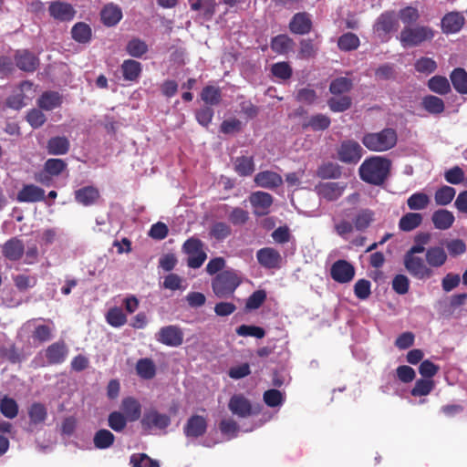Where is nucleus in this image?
<instances>
[{
    "instance_id": "10",
    "label": "nucleus",
    "mask_w": 467,
    "mask_h": 467,
    "mask_svg": "<svg viewBox=\"0 0 467 467\" xmlns=\"http://www.w3.org/2000/svg\"><path fill=\"white\" fill-rule=\"evenodd\" d=\"M426 248L418 243L414 244L404 254L403 264L408 273L413 276L416 270H425L424 259L418 254L426 253Z\"/></svg>"
},
{
    "instance_id": "35",
    "label": "nucleus",
    "mask_w": 467,
    "mask_h": 467,
    "mask_svg": "<svg viewBox=\"0 0 467 467\" xmlns=\"http://www.w3.org/2000/svg\"><path fill=\"white\" fill-rule=\"evenodd\" d=\"M29 431H33L34 428L45 422L47 418V411L45 405L40 402H34L28 408Z\"/></svg>"
},
{
    "instance_id": "44",
    "label": "nucleus",
    "mask_w": 467,
    "mask_h": 467,
    "mask_svg": "<svg viewBox=\"0 0 467 467\" xmlns=\"http://www.w3.org/2000/svg\"><path fill=\"white\" fill-rule=\"evenodd\" d=\"M137 374L144 379H151L155 377L156 367L150 358H140L136 364Z\"/></svg>"
},
{
    "instance_id": "33",
    "label": "nucleus",
    "mask_w": 467,
    "mask_h": 467,
    "mask_svg": "<svg viewBox=\"0 0 467 467\" xmlns=\"http://www.w3.org/2000/svg\"><path fill=\"white\" fill-rule=\"evenodd\" d=\"M455 221V217L451 211L446 209H439L431 215V222L434 227L438 230L450 229Z\"/></svg>"
},
{
    "instance_id": "15",
    "label": "nucleus",
    "mask_w": 467,
    "mask_h": 467,
    "mask_svg": "<svg viewBox=\"0 0 467 467\" xmlns=\"http://www.w3.org/2000/svg\"><path fill=\"white\" fill-rule=\"evenodd\" d=\"M249 202L254 208V215L261 217L269 213L273 196L268 192L258 191L251 193Z\"/></svg>"
},
{
    "instance_id": "51",
    "label": "nucleus",
    "mask_w": 467,
    "mask_h": 467,
    "mask_svg": "<svg viewBox=\"0 0 467 467\" xmlns=\"http://www.w3.org/2000/svg\"><path fill=\"white\" fill-rule=\"evenodd\" d=\"M455 194L456 191L453 187L443 185L435 192L434 200L437 205L445 206L451 202Z\"/></svg>"
},
{
    "instance_id": "12",
    "label": "nucleus",
    "mask_w": 467,
    "mask_h": 467,
    "mask_svg": "<svg viewBox=\"0 0 467 467\" xmlns=\"http://www.w3.org/2000/svg\"><path fill=\"white\" fill-rule=\"evenodd\" d=\"M355 273L356 270L353 265L344 259L336 261L330 268L331 278L339 284H347L352 281Z\"/></svg>"
},
{
    "instance_id": "41",
    "label": "nucleus",
    "mask_w": 467,
    "mask_h": 467,
    "mask_svg": "<svg viewBox=\"0 0 467 467\" xmlns=\"http://www.w3.org/2000/svg\"><path fill=\"white\" fill-rule=\"evenodd\" d=\"M353 88V81L347 77H339L333 79L329 84V92L335 96L345 95Z\"/></svg>"
},
{
    "instance_id": "54",
    "label": "nucleus",
    "mask_w": 467,
    "mask_h": 467,
    "mask_svg": "<svg viewBox=\"0 0 467 467\" xmlns=\"http://www.w3.org/2000/svg\"><path fill=\"white\" fill-rule=\"evenodd\" d=\"M231 234L232 228L224 222H215L210 227L209 235L216 241H223Z\"/></svg>"
},
{
    "instance_id": "34",
    "label": "nucleus",
    "mask_w": 467,
    "mask_h": 467,
    "mask_svg": "<svg viewBox=\"0 0 467 467\" xmlns=\"http://www.w3.org/2000/svg\"><path fill=\"white\" fill-rule=\"evenodd\" d=\"M70 141L65 136H55L47 142V151L50 155H65L69 151Z\"/></svg>"
},
{
    "instance_id": "60",
    "label": "nucleus",
    "mask_w": 467,
    "mask_h": 467,
    "mask_svg": "<svg viewBox=\"0 0 467 467\" xmlns=\"http://www.w3.org/2000/svg\"><path fill=\"white\" fill-rule=\"evenodd\" d=\"M107 322L114 327H119L126 324L127 317L119 307L110 308L106 315Z\"/></svg>"
},
{
    "instance_id": "32",
    "label": "nucleus",
    "mask_w": 467,
    "mask_h": 467,
    "mask_svg": "<svg viewBox=\"0 0 467 467\" xmlns=\"http://www.w3.org/2000/svg\"><path fill=\"white\" fill-rule=\"evenodd\" d=\"M121 18V9L112 3L106 5L100 12L101 22L107 26H116Z\"/></svg>"
},
{
    "instance_id": "5",
    "label": "nucleus",
    "mask_w": 467,
    "mask_h": 467,
    "mask_svg": "<svg viewBox=\"0 0 467 467\" xmlns=\"http://www.w3.org/2000/svg\"><path fill=\"white\" fill-rule=\"evenodd\" d=\"M361 141L368 150L383 152L396 146L398 134L394 129L385 128L379 132L366 133Z\"/></svg>"
},
{
    "instance_id": "26",
    "label": "nucleus",
    "mask_w": 467,
    "mask_h": 467,
    "mask_svg": "<svg viewBox=\"0 0 467 467\" xmlns=\"http://www.w3.org/2000/svg\"><path fill=\"white\" fill-rule=\"evenodd\" d=\"M120 70L124 80L137 82L142 72V65L137 60L129 58L122 62Z\"/></svg>"
},
{
    "instance_id": "20",
    "label": "nucleus",
    "mask_w": 467,
    "mask_h": 467,
    "mask_svg": "<svg viewBox=\"0 0 467 467\" xmlns=\"http://www.w3.org/2000/svg\"><path fill=\"white\" fill-rule=\"evenodd\" d=\"M289 30L295 35H306L311 32L313 22L311 16L306 12L295 14L288 25Z\"/></svg>"
},
{
    "instance_id": "40",
    "label": "nucleus",
    "mask_w": 467,
    "mask_h": 467,
    "mask_svg": "<svg viewBox=\"0 0 467 467\" xmlns=\"http://www.w3.org/2000/svg\"><path fill=\"white\" fill-rule=\"evenodd\" d=\"M450 78L454 89L458 93L467 94V72L464 68H454Z\"/></svg>"
},
{
    "instance_id": "27",
    "label": "nucleus",
    "mask_w": 467,
    "mask_h": 467,
    "mask_svg": "<svg viewBox=\"0 0 467 467\" xmlns=\"http://www.w3.org/2000/svg\"><path fill=\"white\" fill-rule=\"evenodd\" d=\"M464 16L460 13L451 12L446 14L441 19V28L445 34L459 32L464 25Z\"/></svg>"
},
{
    "instance_id": "36",
    "label": "nucleus",
    "mask_w": 467,
    "mask_h": 467,
    "mask_svg": "<svg viewBox=\"0 0 467 467\" xmlns=\"http://www.w3.org/2000/svg\"><path fill=\"white\" fill-rule=\"evenodd\" d=\"M191 9L193 11L202 10V16L205 20H211L216 11L215 0H189Z\"/></svg>"
},
{
    "instance_id": "3",
    "label": "nucleus",
    "mask_w": 467,
    "mask_h": 467,
    "mask_svg": "<svg viewBox=\"0 0 467 467\" xmlns=\"http://www.w3.org/2000/svg\"><path fill=\"white\" fill-rule=\"evenodd\" d=\"M243 283L241 274L234 269L220 272L212 279V289L218 298H231Z\"/></svg>"
},
{
    "instance_id": "56",
    "label": "nucleus",
    "mask_w": 467,
    "mask_h": 467,
    "mask_svg": "<svg viewBox=\"0 0 467 467\" xmlns=\"http://www.w3.org/2000/svg\"><path fill=\"white\" fill-rule=\"evenodd\" d=\"M52 328L47 325H37L32 331L31 337L33 341L38 344H43L52 338Z\"/></svg>"
},
{
    "instance_id": "49",
    "label": "nucleus",
    "mask_w": 467,
    "mask_h": 467,
    "mask_svg": "<svg viewBox=\"0 0 467 467\" xmlns=\"http://www.w3.org/2000/svg\"><path fill=\"white\" fill-rule=\"evenodd\" d=\"M428 88L440 95H446L451 91L449 80L443 76H434L428 80Z\"/></svg>"
},
{
    "instance_id": "61",
    "label": "nucleus",
    "mask_w": 467,
    "mask_h": 467,
    "mask_svg": "<svg viewBox=\"0 0 467 467\" xmlns=\"http://www.w3.org/2000/svg\"><path fill=\"white\" fill-rule=\"evenodd\" d=\"M128 420L119 411H112L108 418V425L116 432L122 431L127 426Z\"/></svg>"
},
{
    "instance_id": "53",
    "label": "nucleus",
    "mask_w": 467,
    "mask_h": 467,
    "mask_svg": "<svg viewBox=\"0 0 467 467\" xmlns=\"http://www.w3.org/2000/svg\"><path fill=\"white\" fill-rule=\"evenodd\" d=\"M430 202L429 195L421 192L411 194L407 200L408 207L413 211L426 209Z\"/></svg>"
},
{
    "instance_id": "18",
    "label": "nucleus",
    "mask_w": 467,
    "mask_h": 467,
    "mask_svg": "<svg viewBox=\"0 0 467 467\" xmlns=\"http://www.w3.org/2000/svg\"><path fill=\"white\" fill-rule=\"evenodd\" d=\"M207 427L206 418L200 415H192L187 420L183 427V433L187 438L197 439L205 434Z\"/></svg>"
},
{
    "instance_id": "29",
    "label": "nucleus",
    "mask_w": 467,
    "mask_h": 467,
    "mask_svg": "<svg viewBox=\"0 0 467 467\" xmlns=\"http://www.w3.org/2000/svg\"><path fill=\"white\" fill-rule=\"evenodd\" d=\"M100 194L94 186H85L75 191V200L83 206H91L97 202Z\"/></svg>"
},
{
    "instance_id": "31",
    "label": "nucleus",
    "mask_w": 467,
    "mask_h": 467,
    "mask_svg": "<svg viewBox=\"0 0 467 467\" xmlns=\"http://www.w3.org/2000/svg\"><path fill=\"white\" fill-rule=\"evenodd\" d=\"M254 182L257 186L273 189L280 186L283 180L282 177L275 171H264L255 175Z\"/></svg>"
},
{
    "instance_id": "22",
    "label": "nucleus",
    "mask_w": 467,
    "mask_h": 467,
    "mask_svg": "<svg viewBox=\"0 0 467 467\" xmlns=\"http://www.w3.org/2000/svg\"><path fill=\"white\" fill-rule=\"evenodd\" d=\"M46 358L50 365L63 363L68 354V348L65 341L59 340L49 345L46 349Z\"/></svg>"
},
{
    "instance_id": "52",
    "label": "nucleus",
    "mask_w": 467,
    "mask_h": 467,
    "mask_svg": "<svg viewBox=\"0 0 467 467\" xmlns=\"http://www.w3.org/2000/svg\"><path fill=\"white\" fill-rule=\"evenodd\" d=\"M422 107L431 114H440L444 111L445 105L441 99L428 95L422 99Z\"/></svg>"
},
{
    "instance_id": "46",
    "label": "nucleus",
    "mask_w": 467,
    "mask_h": 467,
    "mask_svg": "<svg viewBox=\"0 0 467 467\" xmlns=\"http://www.w3.org/2000/svg\"><path fill=\"white\" fill-rule=\"evenodd\" d=\"M294 42L287 35H278L271 40V49L277 54H286L292 47Z\"/></svg>"
},
{
    "instance_id": "48",
    "label": "nucleus",
    "mask_w": 467,
    "mask_h": 467,
    "mask_svg": "<svg viewBox=\"0 0 467 467\" xmlns=\"http://www.w3.org/2000/svg\"><path fill=\"white\" fill-rule=\"evenodd\" d=\"M148 50L146 42L138 37L130 39L126 46V52L132 57L140 58Z\"/></svg>"
},
{
    "instance_id": "59",
    "label": "nucleus",
    "mask_w": 467,
    "mask_h": 467,
    "mask_svg": "<svg viewBox=\"0 0 467 467\" xmlns=\"http://www.w3.org/2000/svg\"><path fill=\"white\" fill-rule=\"evenodd\" d=\"M67 167V162L62 159H48L44 163V168L53 177L59 176Z\"/></svg>"
},
{
    "instance_id": "55",
    "label": "nucleus",
    "mask_w": 467,
    "mask_h": 467,
    "mask_svg": "<svg viewBox=\"0 0 467 467\" xmlns=\"http://www.w3.org/2000/svg\"><path fill=\"white\" fill-rule=\"evenodd\" d=\"M0 411L7 419H14L18 414V404L13 399L4 396L0 400Z\"/></svg>"
},
{
    "instance_id": "17",
    "label": "nucleus",
    "mask_w": 467,
    "mask_h": 467,
    "mask_svg": "<svg viewBox=\"0 0 467 467\" xmlns=\"http://www.w3.org/2000/svg\"><path fill=\"white\" fill-rule=\"evenodd\" d=\"M14 59L16 66L24 72H34L39 67V58L27 49L16 50Z\"/></svg>"
},
{
    "instance_id": "25",
    "label": "nucleus",
    "mask_w": 467,
    "mask_h": 467,
    "mask_svg": "<svg viewBox=\"0 0 467 467\" xmlns=\"http://www.w3.org/2000/svg\"><path fill=\"white\" fill-rule=\"evenodd\" d=\"M331 119L328 116L317 113L303 119L301 123L302 130H311L313 131H324L329 128Z\"/></svg>"
},
{
    "instance_id": "6",
    "label": "nucleus",
    "mask_w": 467,
    "mask_h": 467,
    "mask_svg": "<svg viewBox=\"0 0 467 467\" xmlns=\"http://www.w3.org/2000/svg\"><path fill=\"white\" fill-rule=\"evenodd\" d=\"M433 37L434 32L431 27L416 26H405L400 34L399 40L403 47H412L431 41Z\"/></svg>"
},
{
    "instance_id": "39",
    "label": "nucleus",
    "mask_w": 467,
    "mask_h": 467,
    "mask_svg": "<svg viewBox=\"0 0 467 467\" xmlns=\"http://www.w3.org/2000/svg\"><path fill=\"white\" fill-rule=\"evenodd\" d=\"M234 169L239 176H250L254 171V162L253 157H237L234 161Z\"/></svg>"
},
{
    "instance_id": "1",
    "label": "nucleus",
    "mask_w": 467,
    "mask_h": 467,
    "mask_svg": "<svg viewBox=\"0 0 467 467\" xmlns=\"http://www.w3.org/2000/svg\"><path fill=\"white\" fill-rule=\"evenodd\" d=\"M390 161L381 156L370 157L359 166L360 179L369 184L381 185L387 179Z\"/></svg>"
},
{
    "instance_id": "8",
    "label": "nucleus",
    "mask_w": 467,
    "mask_h": 467,
    "mask_svg": "<svg viewBox=\"0 0 467 467\" xmlns=\"http://www.w3.org/2000/svg\"><path fill=\"white\" fill-rule=\"evenodd\" d=\"M337 159L347 164H356L362 158V147L353 140H343L337 150Z\"/></svg>"
},
{
    "instance_id": "2",
    "label": "nucleus",
    "mask_w": 467,
    "mask_h": 467,
    "mask_svg": "<svg viewBox=\"0 0 467 467\" xmlns=\"http://www.w3.org/2000/svg\"><path fill=\"white\" fill-rule=\"evenodd\" d=\"M375 220V213L372 210L360 209L352 217L351 222L346 218L334 219V231L337 235L346 238L354 230L358 232L366 231Z\"/></svg>"
},
{
    "instance_id": "58",
    "label": "nucleus",
    "mask_w": 467,
    "mask_h": 467,
    "mask_svg": "<svg viewBox=\"0 0 467 467\" xmlns=\"http://www.w3.org/2000/svg\"><path fill=\"white\" fill-rule=\"evenodd\" d=\"M130 463L132 467H160L159 462L151 459L146 453L132 454Z\"/></svg>"
},
{
    "instance_id": "28",
    "label": "nucleus",
    "mask_w": 467,
    "mask_h": 467,
    "mask_svg": "<svg viewBox=\"0 0 467 467\" xmlns=\"http://www.w3.org/2000/svg\"><path fill=\"white\" fill-rule=\"evenodd\" d=\"M62 103L63 97L57 91H45L36 101L38 108L46 111L59 108Z\"/></svg>"
},
{
    "instance_id": "62",
    "label": "nucleus",
    "mask_w": 467,
    "mask_h": 467,
    "mask_svg": "<svg viewBox=\"0 0 467 467\" xmlns=\"http://www.w3.org/2000/svg\"><path fill=\"white\" fill-rule=\"evenodd\" d=\"M265 300L266 292L263 289L256 290L246 299L245 309L249 311L258 309Z\"/></svg>"
},
{
    "instance_id": "13",
    "label": "nucleus",
    "mask_w": 467,
    "mask_h": 467,
    "mask_svg": "<svg viewBox=\"0 0 467 467\" xmlns=\"http://www.w3.org/2000/svg\"><path fill=\"white\" fill-rule=\"evenodd\" d=\"M183 332L181 327L175 325L162 327L156 335V339L169 347H179L183 342Z\"/></svg>"
},
{
    "instance_id": "42",
    "label": "nucleus",
    "mask_w": 467,
    "mask_h": 467,
    "mask_svg": "<svg viewBox=\"0 0 467 467\" xmlns=\"http://www.w3.org/2000/svg\"><path fill=\"white\" fill-rule=\"evenodd\" d=\"M422 215L418 213H408L399 222V228L403 232H410L419 227L422 223Z\"/></svg>"
},
{
    "instance_id": "9",
    "label": "nucleus",
    "mask_w": 467,
    "mask_h": 467,
    "mask_svg": "<svg viewBox=\"0 0 467 467\" xmlns=\"http://www.w3.org/2000/svg\"><path fill=\"white\" fill-rule=\"evenodd\" d=\"M140 424L146 431H150L153 428L164 430L171 424V418L169 415L160 413L156 409L150 408L144 411Z\"/></svg>"
},
{
    "instance_id": "14",
    "label": "nucleus",
    "mask_w": 467,
    "mask_h": 467,
    "mask_svg": "<svg viewBox=\"0 0 467 467\" xmlns=\"http://www.w3.org/2000/svg\"><path fill=\"white\" fill-rule=\"evenodd\" d=\"M346 186L347 184L344 182H319L316 185L315 191L320 198L334 202L342 196Z\"/></svg>"
},
{
    "instance_id": "24",
    "label": "nucleus",
    "mask_w": 467,
    "mask_h": 467,
    "mask_svg": "<svg viewBox=\"0 0 467 467\" xmlns=\"http://www.w3.org/2000/svg\"><path fill=\"white\" fill-rule=\"evenodd\" d=\"M25 253V245L22 240L13 237L7 240L2 246L3 255L10 261H18Z\"/></svg>"
},
{
    "instance_id": "37",
    "label": "nucleus",
    "mask_w": 467,
    "mask_h": 467,
    "mask_svg": "<svg viewBox=\"0 0 467 467\" xmlns=\"http://www.w3.org/2000/svg\"><path fill=\"white\" fill-rule=\"evenodd\" d=\"M71 37L79 44H87L92 38L91 27L84 22H78L71 28Z\"/></svg>"
},
{
    "instance_id": "21",
    "label": "nucleus",
    "mask_w": 467,
    "mask_h": 467,
    "mask_svg": "<svg viewBox=\"0 0 467 467\" xmlns=\"http://www.w3.org/2000/svg\"><path fill=\"white\" fill-rule=\"evenodd\" d=\"M45 200V190L33 183L24 184L16 194L18 202H38Z\"/></svg>"
},
{
    "instance_id": "57",
    "label": "nucleus",
    "mask_w": 467,
    "mask_h": 467,
    "mask_svg": "<svg viewBox=\"0 0 467 467\" xmlns=\"http://www.w3.org/2000/svg\"><path fill=\"white\" fill-rule=\"evenodd\" d=\"M434 388L432 379H420L415 382L410 393L413 397L426 396L431 392Z\"/></svg>"
},
{
    "instance_id": "19",
    "label": "nucleus",
    "mask_w": 467,
    "mask_h": 467,
    "mask_svg": "<svg viewBox=\"0 0 467 467\" xmlns=\"http://www.w3.org/2000/svg\"><path fill=\"white\" fill-rule=\"evenodd\" d=\"M256 259L260 265L267 269L279 268L282 262L280 253L273 247H264L256 252Z\"/></svg>"
},
{
    "instance_id": "11",
    "label": "nucleus",
    "mask_w": 467,
    "mask_h": 467,
    "mask_svg": "<svg viewBox=\"0 0 467 467\" xmlns=\"http://www.w3.org/2000/svg\"><path fill=\"white\" fill-rule=\"evenodd\" d=\"M49 16L58 22H70L74 19L77 11L74 6L62 0H54L48 3Z\"/></svg>"
},
{
    "instance_id": "64",
    "label": "nucleus",
    "mask_w": 467,
    "mask_h": 467,
    "mask_svg": "<svg viewBox=\"0 0 467 467\" xmlns=\"http://www.w3.org/2000/svg\"><path fill=\"white\" fill-rule=\"evenodd\" d=\"M354 294L357 298L366 300L371 294V283L368 279H358L354 285Z\"/></svg>"
},
{
    "instance_id": "30",
    "label": "nucleus",
    "mask_w": 467,
    "mask_h": 467,
    "mask_svg": "<svg viewBox=\"0 0 467 467\" xmlns=\"http://www.w3.org/2000/svg\"><path fill=\"white\" fill-rule=\"evenodd\" d=\"M120 409L122 410L121 413L129 421H136L141 415V406L140 402L132 397L123 399Z\"/></svg>"
},
{
    "instance_id": "50",
    "label": "nucleus",
    "mask_w": 467,
    "mask_h": 467,
    "mask_svg": "<svg viewBox=\"0 0 467 467\" xmlns=\"http://www.w3.org/2000/svg\"><path fill=\"white\" fill-rule=\"evenodd\" d=\"M360 41L358 36L351 32L340 36L337 39V47L342 51H352L358 49Z\"/></svg>"
},
{
    "instance_id": "63",
    "label": "nucleus",
    "mask_w": 467,
    "mask_h": 467,
    "mask_svg": "<svg viewBox=\"0 0 467 467\" xmlns=\"http://www.w3.org/2000/svg\"><path fill=\"white\" fill-rule=\"evenodd\" d=\"M271 73L282 80L289 79L293 75V69L287 62H277L272 65Z\"/></svg>"
},
{
    "instance_id": "47",
    "label": "nucleus",
    "mask_w": 467,
    "mask_h": 467,
    "mask_svg": "<svg viewBox=\"0 0 467 467\" xmlns=\"http://www.w3.org/2000/svg\"><path fill=\"white\" fill-rule=\"evenodd\" d=\"M327 106L332 112H344L352 106V99L348 95L331 97L327 99Z\"/></svg>"
},
{
    "instance_id": "43",
    "label": "nucleus",
    "mask_w": 467,
    "mask_h": 467,
    "mask_svg": "<svg viewBox=\"0 0 467 467\" xmlns=\"http://www.w3.org/2000/svg\"><path fill=\"white\" fill-rule=\"evenodd\" d=\"M114 441V434L107 429L99 430L93 438L94 446L99 450H105L111 447Z\"/></svg>"
},
{
    "instance_id": "7",
    "label": "nucleus",
    "mask_w": 467,
    "mask_h": 467,
    "mask_svg": "<svg viewBox=\"0 0 467 467\" xmlns=\"http://www.w3.org/2000/svg\"><path fill=\"white\" fill-rule=\"evenodd\" d=\"M204 244L197 237H190L182 244V252L188 255L187 265L197 269L202 265L207 258L203 249Z\"/></svg>"
},
{
    "instance_id": "45",
    "label": "nucleus",
    "mask_w": 467,
    "mask_h": 467,
    "mask_svg": "<svg viewBox=\"0 0 467 467\" xmlns=\"http://www.w3.org/2000/svg\"><path fill=\"white\" fill-rule=\"evenodd\" d=\"M341 168L334 162H327L320 165L317 170V175L323 180L337 179L341 176Z\"/></svg>"
},
{
    "instance_id": "23",
    "label": "nucleus",
    "mask_w": 467,
    "mask_h": 467,
    "mask_svg": "<svg viewBox=\"0 0 467 467\" xmlns=\"http://www.w3.org/2000/svg\"><path fill=\"white\" fill-rule=\"evenodd\" d=\"M398 26V20L394 11H386L382 13L374 25V30L379 36H386Z\"/></svg>"
},
{
    "instance_id": "16",
    "label": "nucleus",
    "mask_w": 467,
    "mask_h": 467,
    "mask_svg": "<svg viewBox=\"0 0 467 467\" xmlns=\"http://www.w3.org/2000/svg\"><path fill=\"white\" fill-rule=\"evenodd\" d=\"M228 408L233 414L239 418H247L258 412L254 411L250 400L242 394L232 396L228 403Z\"/></svg>"
},
{
    "instance_id": "38",
    "label": "nucleus",
    "mask_w": 467,
    "mask_h": 467,
    "mask_svg": "<svg viewBox=\"0 0 467 467\" xmlns=\"http://www.w3.org/2000/svg\"><path fill=\"white\" fill-rule=\"evenodd\" d=\"M201 99L206 106H217L222 101V90L219 87L207 85L201 92Z\"/></svg>"
},
{
    "instance_id": "4",
    "label": "nucleus",
    "mask_w": 467,
    "mask_h": 467,
    "mask_svg": "<svg viewBox=\"0 0 467 467\" xmlns=\"http://www.w3.org/2000/svg\"><path fill=\"white\" fill-rule=\"evenodd\" d=\"M447 261L448 254L442 246H430L425 253V270H416L412 277L422 281L431 279L435 275L434 269L442 267Z\"/></svg>"
}]
</instances>
